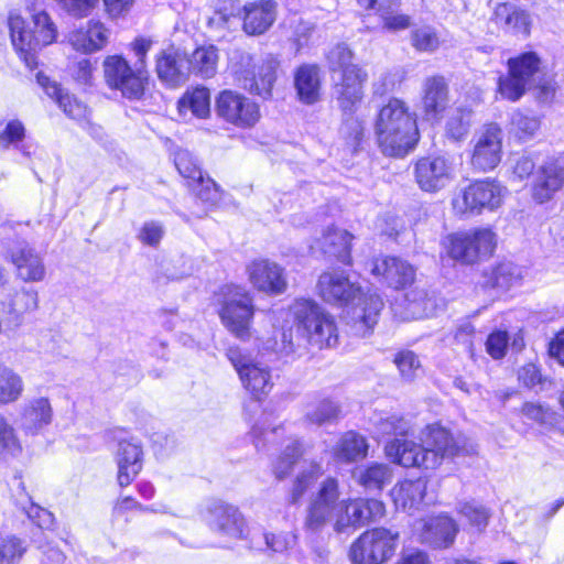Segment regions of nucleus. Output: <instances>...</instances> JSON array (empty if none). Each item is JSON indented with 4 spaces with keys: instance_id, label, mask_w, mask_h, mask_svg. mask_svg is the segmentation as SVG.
<instances>
[{
    "instance_id": "obj_33",
    "label": "nucleus",
    "mask_w": 564,
    "mask_h": 564,
    "mask_svg": "<svg viewBox=\"0 0 564 564\" xmlns=\"http://www.w3.org/2000/svg\"><path fill=\"white\" fill-rule=\"evenodd\" d=\"M323 469L318 463L311 462L305 464L299 471L289 491V501L292 505H297L313 488L317 479L322 476Z\"/></svg>"
},
{
    "instance_id": "obj_31",
    "label": "nucleus",
    "mask_w": 564,
    "mask_h": 564,
    "mask_svg": "<svg viewBox=\"0 0 564 564\" xmlns=\"http://www.w3.org/2000/svg\"><path fill=\"white\" fill-rule=\"evenodd\" d=\"M218 115L227 122L243 128L247 123L245 97L232 90L220 93L216 102Z\"/></svg>"
},
{
    "instance_id": "obj_39",
    "label": "nucleus",
    "mask_w": 564,
    "mask_h": 564,
    "mask_svg": "<svg viewBox=\"0 0 564 564\" xmlns=\"http://www.w3.org/2000/svg\"><path fill=\"white\" fill-rule=\"evenodd\" d=\"M279 67V62L269 57L261 66L257 68L253 76V83L249 87V93H254L263 99L271 96L273 84L276 79L275 72Z\"/></svg>"
},
{
    "instance_id": "obj_37",
    "label": "nucleus",
    "mask_w": 564,
    "mask_h": 564,
    "mask_svg": "<svg viewBox=\"0 0 564 564\" xmlns=\"http://www.w3.org/2000/svg\"><path fill=\"white\" fill-rule=\"evenodd\" d=\"M24 391L22 377L11 367L0 364V405L18 401Z\"/></svg>"
},
{
    "instance_id": "obj_38",
    "label": "nucleus",
    "mask_w": 564,
    "mask_h": 564,
    "mask_svg": "<svg viewBox=\"0 0 564 564\" xmlns=\"http://www.w3.org/2000/svg\"><path fill=\"white\" fill-rule=\"evenodd\" d=\"M457 513L467 521L470 531L482 533L489 522L490 511L484 505L475 501H459L456 506Z\"/></svg>"
},
{
    "instance_id": "obj_29",
    "label": "nucleus",
    "mask_w": 564,
    "mask_h": 564,
    "mask_svg": "<svg viewBox=\"0 0 564 564\" xmlns=\"http://www.w3.org/2000/svg\"><path fill=\"white\" fill-rule=\"evenodd\" d=\"M495 21L506 32L528 34L531 32V15L510 3H499L495 8Z\"/></svg>"
},
{
    "instance_id": "obj_36",
    "label": "nucleus",
    "mask_w": 564,
    "mask_h": 564,
    "mask_svg": "<svg viewBox=\"0 0 564 564\" xmlns=\"http://www.w3.org/2000/svg\"><path fill=\"white\" fill-rule=\"evenodd\" d=\"M358 482L368 490H381L391 481L392 471L386 464L372 463L357 468L354 473Z\"/></svg>"
},
{
    "instance_id": "obj_48",
    "label": "nucleus",
    "mask_w": 564,
    "mask_h": 564,
    "mask_svg": "<svg viewBox=\"0 0 564 564\" xmlns=\"http://www.w3.org/2000/svg\"><path fill=\"white\" fill-rule=\"evenodd\" d=\"M174 163L178 173L187 180V185L192 182H196L203 174L195 158L187 150H177L174 154Z\"/></svg>"
},
{
    "instance_id": "obj_61",
    "label": "nucleus",
    "mask_w": 564,
    "mask_h": 564,
    "mask_svg": "<svg viewBox=\"0 0 564 564\" xmlns=\"http://www.w3.org/2000/svg\"><path fill=\"white\" fill-rule=\"evenodd\" d=\"M32 25L33 26H31L30 35H56V26L51 20L50 15L44 11L33 14Z\"/></svg>"
},
{
    "instance_id": "obj_34",
    "label": "nucleus",
    "mask_w": 564,
    "mask_h": 564,
    "mask_svg": "<svg viewBox=\"0 0 564 564\" xmlns=\"http://www.w3.org/2000/svg\"><path fill=\"white\" fill-rule=\"evenodd\" d=\"M542 69V61L535 52H524L508 59V70L531 87Z\"/></svg>"
},
{
    "instance_id": "obj_2",
    "label": "nucleus",
    "mask_w": 564,
    "mask_h": 564,
    "mask_svg": "<svg viewBox=\"0 0 564 564\" xmlns=\"http://www.w3.org/2000/svg\"><path fill=\"white\" fill-rule=\"evenodd\" d=\"M377 430L381 435L394 436L384 446L386 456L392 463L405 468L435 470L444 462L465 452L453 434L438 424L427 425L422 430L420 443L408 438L411 425L397 414L380 419Z\"/></svg>"
},
{
    "instance_id": "obj_25",
    "label": "nucleus",
    "mask_w": 564,
    "mask_h": 564,
    "mask_svg": "<svg viewBox=\"0 0 564 564\" xmlns=\"http://www.w3.org/2000/svg\"><path fill=\"white\" fill-rule=\"evenodd\" d=\"M426 488L427 480L423 477L400 481L391 491L395 508L406 512L419 510L424 502Z\"/></svg>"
},
{
    "instance_id": "obj_45",
    "label": "nucleus",
    "mask_w": 564,
    "mask_h": 564,
    "mask_svg": "<svg viewBox=\"0 0 564 564\" xmlns=\"http://www.w3.org/2000/svg\"><path fill=\"white\" fill-rule=\"evenodd\" d=\"M22 452L15 429L0 414V455L17 456Z\"/></svg>"
},
{
    "instance_id": "obj_53",
    "label": "nucleus",
    "mask_w": 564,
    "mask_h": 564,
    "mask_svg": "<svg viewBox=\"0 0 564 564\" xmlns=\"http://www.w3.org/2000/svg\"><path fill=\"white\" fill-rule=\"evenodd\" d=\"M351 58L352 53L344 43L337 44L326 54V59L330 72H343L347 66H355L356 64H351Z\"/></svg>"
},
{
    "instance_id": "obj_59",
    "label": "nucleus",
    "mask_w": 564,
    "mask_h": 564,
    "mask_svg": "<svg viewBox=\"0 0 564 564\" xmlns=\"http://www.w3.org/2000/svg\"><path fill=\"white\" fill-rule=\"evenodd\" d=\"M509 336L505 330H496L488 336L486 341L487 352L494 359H500L506 355Z\"/></svg>"
},
{
    "instance_id": "obj_16",
    "label": "nucleus",
    "mask_w": 564,
    "mask_h": 564,
    "mask_svg": "<svg viewBox=\"0 0 564 564\" xmlns=\"http://www.w3.org/2000/svg\"><path fill=\"white\" fill-rule=\"evenodd\" d=\"M204 521L216 531L231 536L241 538L245 527V518L232 506L223 501H212L203 511Z\"/></svg>"
},
{
    "instance_id": "obj_43",
    "label": "nucleus",
    "mask_w": 564,
    "mask_h": 564,
    "mask_svg": "<svg viewBox=\"0 0 564 564\" xmlns=\"http://www.w3.org/2000/svg\"><path fill=\"white\" fill-rule=\"evenodd\" d=\"M521 280V269L512 262H501L492 271L488 282L492 288L507 289Z\"/></svg>"
},
{
    "instance_id": "obj_47",
    "label": "nucleus",
    "mask_w": 564,
    "mask_h": 564,
    "mask_svg": "<svg viewBox=\"0 0 564 564\" xmlns=\"http://www.w3.org/2000/svg\"><path fill=\"white\" fill-rule=\"evenodd\" d=\"M302 455V445L299 441H293L286 445L282 455L276 459L273 465V471L278 479L286 477L296 463L297 458Z\"/></svg>"
},
{
    "instance_id": "obj_9",
    "label": "nucleus",
    "mask_w": 564,
    "mask_h": 564,
    "mask_svg": "<svg viewBox=\"0 0 564 564\" xmlns=\"http://www.w3.org/2000/svg\"><path fill=\"white\" fill-rule=\"evenodd\" d=\"M398 538L384 528L368 530L351 544L349 558L352 564H382L393 555Z\"/></svg>"
},
{
    "instance_id": "obj_54",
    "label": "nucleus",
    "mask_w": 564,
    "mask_h": 564,
    "mask_svg": "<svg viewBox=\"0 0 564 564\" xmlns=\"http://www.w3.org/2000/svg\"><path fill=\"white\" fill-rule=\"evenodd\" d=\"M470 127V111L464 110L459 116H453L446 126V134L455 141L466 137Z\"/></svg>"
},
{
    "instance_id": "obj_27",
    "label": "nucleus",
    "mask_w": 564,
    "mask_h": 564,
    "mask_svg": "<svg viewBox=\"0 0 564 564\" xmlns=\"http://www.w3.org/2000/svg\"><path fill=\"white\" fill-rule=\"evenodd\" d=\"M423 110L427 119H436L448 105V88L442 76H432L423 84Z\"/></svg>"
},
{
    "instance_id": "obj_35",
    "label": "nucleus",
    "mask_w": 564,
    "mask_h": 564,
    "mask_svg": "<svg viewBox=\"0 0 564 564\" xmlns=\"http://www.w3.org/2000/svg\"><path fill=\"white\" fill-rule=\"evenodd\" d=\"M191 73L203 78H212L217 72L218 50L214 45H202L187 57Z\"/></svg>"
},
{
    "instance_id": "obj_28",
    "label": "nucleus",
    "mask_w": 564,
    "mask_h": 564,
    "mask_svg": "<svg viewBox=\"0 0 564 564\" xmlns=\"http://www.w3.org/2000/svg\"><path fill=\"white\" fill-rule=\"evenodd\" d=\"M36 79L39 85L44 88L45 93L56 99L59 108L63 109L66 116L77 121L87 118L88 109L86 105L79 101L75 96L64 93L57 83L51 82L50 78L42 73L36 75Z\"/></svg>"
},
{
    "instance_id": "obj_52",
    "label": "nucleus",
    "mask_w": 564,
    "mask_h": 564,
    "mask_svg": "<svg viewBox=\"0 0 564 564\" xmlns=\"http://www.w3.org/2000/svg\"><path fill=\"white\" fill-rule=\"evenodd\" d=\"M188 186L204 203L214 205L220 197L216 183L209 177H204L203 174L200 175V178H197L196 182L189 183Z\"/></svg>"
},
{
    "instance_id": "obj_50",
    "label": "nucleus",
    "mask_w": 564,
    "mask_h": 564,
    "mask_svg": "<svg viewBox=\"0 0 564 564\" xmlns=\"http://www.w3.org/2000/svg\"><path fill=\"white\" fill-rule=\"evenodd\" d=\"M26 551L24 542L14 536L8 535L0 539V564H12L19 561Z\"/></svg>"
},
{
    "instance_id": "obj_13",
    "label": "nucleus",
    "mask_w": 564,
    "mask_h": 564,
    "mask_svg": "<svg viewBox=\"0 0 564 564\" xmlns=\"http://www.w3.org/2000/svg\"><path fill=\"white\" fill-rule=\"evenodd\" d=\"M368 79L367 72L358 65L347 66L335 83L334 94L339 108L352 113L364 97V85Z\"/></svg>"
},
{
    "instance_id": "obj_51",
    "label": "nucleus",
    "mask_w": 564,
    "mask_h": 564,
    "mask_svg": "<svg viewBox=\"0 0 564 564\" xmlns=\"http://www.w3.org/2000/svg\"><path fill=\"white\" fill-rule=\"evenodd\" d=\"M339 406L332 400L325 399L307 411V419L315 424H323L337 419Z\"/></svg>"
},
{
    "instance_id": "obj_11",
    "label": "nucleus",
    "mask_w": 564,
    "mask_h": 564,
    "mask_svg": "<svg viewBox=\"0 0 564 564\" xmlns=\"http://www.w3.org/2000/svg\"><path fill=\"white\" fill-rule=\"evenodd\" d=\"M471 165L478 171H490L501 161L502 130L495 123L480 129L473 139Z\"/></svg>"
},
{
    "instance_id": "obj_4",
    "label": "nucleus",
    "mask_w": 564,
    "mask_h": 564,
    "mask_svg": "<svg viewBox=\"0 0 564 564\" xmlns=\"http://www.w3.org/2000/svg\"><path fill=\"white\" fill-rule=\"evenodd\" d=\"M318 290L325 302L350 306L347 318L355 335L364 337L372 330L383 308V301L377 293H364L361 286L344 271L323 273L318 279Z\"/></svg>"
},
{
    "instance_id": "obj_7",
    "label": "nucleus",
    "mask_w": 564,
    "mask_h": 564,
    "mask_svg": "<svg viewBox=\"0 0 564 564\" xmlns=\"http://www.w3.org/2000/svg\"><path fill=\"white\" fill-rule=\"evenodd\" d=\"M496 246L497 235L488 227L456 232L446 239L447 254L465 264H473L490 257Z\"/></svg>"
},
{
    "instance_id": "obj_56",
    "label": "nucleus",
    "mask_w": 564,
    "mask_h": 564,
    "mask_svg": "<svg viewBox=\"0 0 564 564\" xmlns=\"http://www.w3.org/2000/svg\"><path fill=\"white\" fill-rule=\"evenodd\" d=\"M164 236V228L158 221L144 223L138 234V239L147 246L158 247Z\"/></svg>"
},
{
    "instance_id": "obj_5",
    "label": "nucleus",
    "mask_w": 564,
    "mask_h": 564,
    "mask_svg": "<svg viewBox=\"0 0 564 564\" xmlns=\"http://www.w3.org/2000/svg\"><path fill=\"white\" fill-rule=\"evenodd\" d=\"M375 132L382 153L394 158L405 156L420 139L415 112L399 98L389 99L379 110Z\"/></svg>"
},
{
    "instance_id": "obj_41",
    "label": "nucleus",
    "mask_w": 564,
    "mask_h": 564,
    "mask_svg": "<svg viewBox=\"0 0 564 564\" xmlns=\"http://www.w3.org/2000/svg\"><path fill=\"white\" fill-rule=\"evenodd\" d=\"M26 129L19 119L9 120L0 131V149L7 150L13 148L24 155H30V147L24 144Z\"/></svg>"
},
{
    "instance_id": "obj_63",
    "label": "nucleus",
    "mask_w": 564,
    "mask_h": 564,
    "mask_svg": "<svg viewBox=\"0 0 564 564\" xmlns=\"http://www.w3.org/2000/svg\"><path fill=\"white\" fill-rule=\"evenodd\" d=\"M107 37H70V45L75 51L90 54L101 50Z\"/></svg>"
},
{
    "instance_id": "obj_58",
    "label": "nucleus",
    "mask_w": 564,
    "mask_h": 564,
    "mask_svg": "<svg viewBox=\"0 0 564 564\" xmlns=\"http://www.w3.org/2000/svg\"><path fill=\"white\" fill-rule=\"evenodd\" d=\"M522 414L534 422L540 424L552 423L554 413L553 411L543 404L527 402L522 406Z\"/></svg>"
},
{
    "instance_id": "obj_23",
    "label": "nucleus",
    "mask_w": 564,
    "mask_h": 564,
    "mask_svg": "<svg viewBox=\"0 0 564 564\" xmlns=\"http://www.w3.org/2000/svg\"><path fill=\"white\" fill-rule=\"evenodd\" d=\"M10 259L17 276L23 282H42L46 276L44 260L34 249L24 246L12 249Z\"/></svg>"
},
{
    "instance_id": "obj_6",
    "label": "nucleus",
    "mask_w": 564,
    "mask_h": 564,
    "mask_svg": "<svg viewBox=\"0 0 564 564\" xmlns=\"http://www.w3.org/2000/svg\"><path fill=\"white\" fill-rule=\"evenodd\" d=\"M152 42L148 37H135L131 43L132 51L139 59L135 68L118 55L108 56L104 62V74L107 85L117 89L128 99H140L144 95L148 82L147 72L141 67Z\"/></svg>"
},
{
    "instance_id": "obj_40",
    "label": "nucleus",
    "mask_w": 564,
    "mask_h": 564,
    "mask_svg": "<svg viewBox=\"0 0 564 564\" xmlns=\"http://www.w3.org/2000/svg\"><path fill=\"white\" fill-rule=\"evenodd\" d=\"M275 19V3L271 0H261L249 6V24L252 33L249 35H261L273 23Z\"/></svg>"
},
{
    "instance_id": "obj_44",
    "label": "nucleus",
    "mask_w": 564,
    "mask_h": 564,
    "mask_svg": "<svg viewBox=\"0 0 564 564\" xmlns=\"http://www.w3.org/2000/svg\"><path fill=\"white\" fill-rule=\"evenodd\" d=\"M530 88L521 78L517 77L508 70V74L500 76L498 80V93L501 98L509 101H518Z\"/></svg>"
},
{
    "instance_id": "obj_19",
    "label": "nucleus",
    "mask_w": 564,
    "mask_h": 564,
    "mask_svg": "<svg viewBox=\"0 0 564 564\" xmlns=\"http://www.w3.org/2000/svg\"><path fill=\"white\" fill-rule=\"evenodd\" d=\"M39 293L31 288H20L9 292L0 301V311L7 316L9 323L20 326L26 315L39 308Z\"/></svg>"
},
{
    "instance_id": "obj_46",
    "label": "nucleus",
    "mask_w": 564,
    "mask_h": 564,
    "mask_svg": "<svg viewBox=\"0 0 564 564\" xmlns=\"http://www.w3.org/2000/svg\"><path fill=\"white\" fill-rule=\"evenodd\" d=\"M394 364L398 367L401 377L406 381L414 380L423 372L417 355L411 350H402L398 352L394 357Z\"/></svg>"
},
{
    "instance_id": "obj_57",
    "label": "nucleus",
    "mask_w": 564,
    "mask_h": 564,
    "mask_svg": "<svg viewBox=\"0 0 564 564\" xmlns=\"http://www.w3.org/2000/svg\"><path fill=\"white\" fill-rule=\"evenodd\" d=\"M22 510L28 514L29 519L41 529H52L54 524V516L48 510L30 501L29 506H22Z\"/></svg>"
},
{
    "instance_id": "obj_24",
    "label": "nucleus",
    "mask_w": 564,
    "mask_h": 564,
    "mask_svg": "<svg viewBox=\"0 0 564 564\" xmlns=\"http://www.w3.org/2000/svg\"><path fill=\"white\" fill-rule=\"evenodd\" d=\"M294 88L300 102L312 106L321 100L322 77L316 64H302L294 72Z\"/></svg>"
},
{
    "instance_id": "obj_32",
    "label": "nucleus",
    "mask_w": 564,
    "mask_h": 564,
    "mask_svg": "<svg viewBox=\"0 0 564 564\" xmlns=\"http://www.w3.org/2000/svg\"><path fill=\"white\" fill-rule=\"evenodd\" d=\"M182 116L191 112L197 118H206L210 113V93L206 87L187 90L177 102Z\"/></svg>"
},
{
    "instance_id": "obj_14",
    "label": "nucleus",
    "mask_w": 564,
    "mask_h": 564,
    "mask_svg": "<svg viewBox=\"0 0 564 564\" xmlns=\"http://www.w3.org/2000/svg\"><path fill=\"white\" fill-rule=\"evenodd\" d=\"M370 272L389 288L404 289L414 281V268L398 257H379L370 262Z\"/></svg>"
},
{
    "instance_id": "obj_21",
    "label": "nucleus",
    "mask_w": 564,
    "mask_h": 564,
    "mask_svg": "<svg viewBox=\"0 0 564 564\" xmlns=\"http://www.w3.org/2000/svg\"><path fill=\"white\" fill-rule=\"evenodd\" d=\"M156 73L166 85L180 86L187 80L191 74V64L184 53L169 47L156 59Z\"/></svg>"
},
{
    "instance_id": "obj_3",
    "label": "nucleus",
    "mask_w": 564,
    "mask_h": 564,
    "mask_svg": "<svg viewBox=\"0 0 564 564\" xmlns=\"http://www.w3.org/2000/svg\"><path fill=\"white\" fill-rule=\"evenodd\" d=\"M339 484L334 477L324 479L317 491L311 496L304 528L312 533L321 532L335 518L334 529L344 532L383 517L384 505L377 499L339 500Z\"/></svg>"
},
{
    "instance_id": "obj_49",
    "label": "nucleus",
    "mask_w": 564,
    "mask_h": 564,
    "mask_svg": "<svg viewBox=\"0 0 564 564\" xmlns=\"http://www.w3.org/2000/svg\"><path fill=\"white\" fill-rule=\"evenodd\" d=\"M11 41L24 64L34 69L37 66L36 54L41 48L39 37H11Z\"/></svg>"
},
{
    "instance_id": "obj_20",
    "label": "nucleus",
    "mask_w": 564,
    "mask_h": 564,
    "mask_svg": "<svg viewBox=\"0 0 564 564\" xmlns=\"http://www.w3.org/2000/svg\"><path fill=\"white\" fill-rule=\"evenodd\" d=\"M142 447L134 440H120L115 454L117 479L121 487L129 486L142 469Z\"/></svg>"
},
{
    "instance_id": "obj_55",
    "label": "nucleus",
    "mask_w": 564,
    "mask_h": 564,
    "mask_svg": "<svg viewBox=\"0 0 564 564\" xmlns=\"http://www.w3.org/2000/svg\"><path fill=\"white\" fill-rule=\"evenodd\" d=\"M64 11L77 18L88 15L97 6L99 0H54Z\"/></svg>"
},
{
    "instance_id": "obj_1",
    "label": "nucleus",
    "mask_w": 564,
    "mask_h": 564,
    "mask_svg": "<svg viewBox=\"0 0 564 564\" xmlns=\"http://www.w3.org/2000/svg\"><path fill=\"white\" fill-rule=\"evenodd\" d=\"M274 328L280 338L263 344L268 361H289L299 355L304 344L317 349L333 348L338 343L335 318L318 303L296 299L286 308L274 313Z\"/></svg>"
},
{
    "instance_id": "obj_60",
    "label": "nucleus",
    "mask_w": 564,
    "mask_h": 564,
    "mask_svg": "<svg viewBox=\"0 0 564 564\" xmlns=\"http://www.w3.org/2000/svg\"><path fill=\"white\" fill-rule=\"evenodd\" d=\"M404 79V74L402 70L395 69L388 72L373 84L375 93L379 95H383L388 91H392L397 86H399Z\"/></svg>"
},
{
    "instance_id": "obj_64",
    "label": "nucleus",
    "mask_w": 564,
    "mask_h": 564,
    "mask_svg": "<svg viewBox=\"0 0 564 564\" xmlns=\"http://www.w3.org/2000/svg\"><path fill=\"white\" fill-rule=\"evenodd\" d=\"M397 564H431V561L420 549H403Z\"/></svg>"
},
{
    "instance_id": "obj_22",
    "label": "nucleus",
    "mask_w": 564,
    "mask_h": 564,
    "mask_svg": "<svg viewBox=\"0 0 564 564\" xmlns=\"http://www.w3.org/2000/svg\"><path fill=\"white\" fill-rule=\"evenodd\" d=\"M458 531V524L452 517L440 514L424 521L421 540L435 549H447L453 545Z\"/></svg>"
},
{
    "instance_id": "obj_17",
    "label": "nucleus",
    "mask_w": 564,
    "mask_h": 564,
    "mask_svg": "<svg viewBox=\"0 0 564 564\" xmlns=\"http://www.w3.org/2000/svg\"><path fill=\"white\" fill-rule=\"evenodd\" d=\"M53 421V408L46 397H34L24 401L20 409L19 427L26 435H37Z\"/></svg>"
},
{
    "instance_id": "obj_10",
    "label": "nucleus",
    "mask_w": 564,
    "mask_h": 564,
    "mask_svg": "<svg viewBox=\"0 0 564 564\" xmlns=\"http://www.w3.org/2000/svg\"><path fill=\"white\" fill-rule=\"evenodd\" d=\"M414 176L419 187L427 193L445 188L455 177V167L443 155L425 156L416 161Z\"/></svg>"
},
{
    "instance_id": "obj_30",
    "label": "nucleus",
    "mask_w": 564,
    "mask_h": 564,
    "mask_svg": "<svg viewBox=\"0 0 564 564\" xmlns=\"http://www.w3.org/2000/svg\"><path fill=\"white\" fill-rule=\"evenodd\" d=\"M368 444L364 436L349 431L343 434L332 449L337 462L351 463L367 456Z\"/></svg>"
},
{
    "instance_id": "obj_15",
    "label": "nucleus",
    "mask_w": 564,
    "mask_h": 564,
    "mask_svg": "<svg viewBox=\"0 0 564 564\" xmlns=\"http://www.w3.org/2000/svg\"><path fill=\"white\" fill-rule=\"evenodd\" d=\"M564 185V164L552 159L542 164L533 174L531 196L534 202L543 204L553 198Z\"/></svg>"
},
{
    "instance_id": "obj_18",
    "label": "nucleus",
    "mask_w": 564,
    "mask_h": 564,
    "mask_svg": "<svg viewBox=\"0 0 564 564\" xmlns=\"http://www.w3.org/2000/svg\"><path fill=\"white\" fill-rule=\"evenodd\" d=\"M249 282L259 291L273 295L282 294L288 286L284 269L269 260L253 261L249 268Z\"/></svg>"
},
{
    "instance_id": "obj_12",
    "label": "nucleus",
    "mask_w": 564,
    "mask_h": 564,
    "mask_svg": "<svg viewBox=\"0 0 564 564\" xmlns=\"http://www.w3.org/2000/svg\"><path fill=\"white\" fill-rule=\"evenodd\" d=\"M221 294L220 319L232 335L243 338L247 334V292L241 286L226 285Z\"/></svg>"
},
{
    "instance_id": "obj_26",
    "label": "nucleus",
    "mask_w": 564,
    "mask_h": 564,
    "mask_svg": "<svg viewBox=\"0 0 564 564\" xmlns=\"http://www.w3.org/2000/svg\"><path fill=\"white\" fill-rule=\"evenodd\" d=\"M354 236L341 228L332 226L323 232L317 248L325 254L336 258L344 264H351V241Z\"/></svg>"
},
{
    "instance_id": "obj_42",
    "label": "nucleus",
    "mask_w": 564,
    "mask_h": 564,
    "mask_svg": "<svg viewBox=\"0 0 564 564\" xmlns=\"http://www.w3.org/2000/svg\"><path fill=\"white\" fill-rule=\"evenodd\" d=\"M272 388L271 375L268 365L261 361L249 362V392L257 400L267 397Z\"/></svg>"
},
{
    "instance_id": "obj_8",
    "label": "nucleus",
    "mask_w": 564,
    "mask_h": 564,
    "mask_svg": "<svg viewBox=\"0 0 564 564\" xmlns=\"http://www.w3.org/2000/svg\"><path fill=\"white\" fill-rule=\"evenodd\" d=\"M507 194V188L492 178L478 180L460 191L452 200L457 215H479L484 210L498 209Z\"/></svg>"
},
{
    "instance_id": "obj_62",
    "label": "nucleus",
    "mask_w": 564,
    "mask_h": 564,
    "mask_svg": "<svg viewBox=\"0 0 564 564\" xmlns=\"http://www.w3.org/2000/svg\"><path fill=\"white\" fill-rule=\"evenodd\" d=\"M387 31L401 32L412 25L411 18L406 14L393 13V10L380 15Z\"/></svg>"
}]
</instances>
